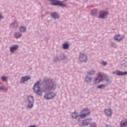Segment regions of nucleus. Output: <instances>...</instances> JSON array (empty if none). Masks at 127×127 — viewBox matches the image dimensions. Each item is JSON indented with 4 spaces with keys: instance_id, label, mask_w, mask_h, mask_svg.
<instances>
[{
    "instance_id": "7ed1b4c3",
    "label": "nucleus",
    "mask_w": 127,
    "mask_h": 127,
    "mask_svg": "<svg viewBox=\"0 0 127 127\" xmlns=\"http://www.w3.org/2000/svg\"><path fill=\"white\" fill-rule=\"evenodd\" d=\"M28 101V108L31 109V108H33V103L34 102V100L33 99V97L29 96L27 98Z\"/></svg>"
},
{
    "instance_id": "423d86ee",
    "label": "nucleus",
    "mask_w": 127,
    "mask_h": 127,
    "mask_svg": "<svg viewBox=\"0 0 127 127\" xmlns=\"http://www.w3.org/2000/svg\"><path fill=\"white\" fill-rule=\"evenodd\" d=\"M103 81V75L101 73H98V77L94 80L95 84H99Z\"/></svg>"
},
{
    "instance_id": "f3484780",
    "label": "nucleus",
    "mask_w": 127,
    "mask_h": 127,
    "mask_svg": "<svg viewBox=\"0 0 127 127\" xmlns=\"http://www.w3.org/2000/svg\"><path fill=\"white\" fill-rule=\"evenodd\" d=\"M121 127H127V120L125 123H124L123 122H121Z\"/></svg>"
},
{
    "instance_id": "a211bd4d",
    "label": "nucleus",
    "mask_w": 127,
    "mask_h": 127,
    "mask_svg": "<svg viewBox=\"0 0 127 127\" xmlns=\"http://www.w3.org/2000/svg\"><path fill=\"white\" fill-rule=\"evenodd\" d=\"M63 47L64 49H68L69 48V45L67 43L64 44Z\"/></svg>"
},
{
    "instance_id": "bb28decb",
    "label": "nucleus",
    "mask_w": 127,
    "mask_h": 127,
    "mask_svg": "<svg viewBox=\"0 0 127 127\" xmlns=\"http://www.w3.org/2000/svg\"><path fill=\"white\" fill-rule=\"evenodd\" d=\"M92 14H96V13H97V10L96 9H93L92 11Z\"/></svg>"
},
{
    "instance_id": "39448f33",
    "label": "nucleus",
    "mask_w": 127,
    "mask_h": 127,
    "mask_svg": "<svg viewBox=\"0 0 127 127\" xmlns=\"http://www.w3.org/2000/svg\"><path fill=\"white\" fill-rule=\"evenodd\" d=\"M92 123V119H86L82 122V124H80L79 126L80 127H83L84 126H89L90 124Z\"/></svg>"
},
{
    "instance_id": "dca6fc26",
    "label": "nucleus",
    "mask_w": 127,
    "mask_h": 127,
    "mask_svg": "<svg viewBox=\"0 0 127 127\" xmlns=\"http://www.w3.org/2000/svg\"><path fill=\"white\" fill-rule=\"evenodd\" d=\"M51 15L53 16V17H54V18H59V15L57 13L54 12L52 13Z\"/></svg>"
},
{
    "instance_id": "b1692460",
    "label": "nucleus",
    "mask_w": 127,
    "mask_h": 127,
    "mask_svg": "<svg viewBox=\"0 0 127 127\" xmlns=\"http://www.w3.org/2000/svg\"><path fill=\"white\" fill-rule=\"evenodd\" d=\"M0 89L1 90H4L5 92V91H7V89H6V87H5V86H1V87H0Z\"/></svg>"
},
{
    "instance_id": "9b49d317",
    "label": "nucleus",
    "mask_w": 127,
    "mask_h": 127,
    "mask_svg": "<svg viewBox=\"0 0 127 127\" xmlns=\"http://www.w3.org/2000/svg\"><path fill=\"white\" fill-rule=\"evenodd\" d=\"M104 112H105V114L106 115V116H108V117L112 116V109H106Z\"/></svg>"
},
{
    "instance_id": "f257e3e1",
    "label": "nucleus",
    "mask_w": 127,
    "mask_h": 127,
    "mask_svg": "<svg viewBox=\"0 0 127 127\" xmlns=\"http://www.w3.org/2000/svg\"><path fill=\"white\" fill-rule=\"evenodd\" d=\"M40 81L37 82L34 86V91L36 94H38L39 96H42V91L40 89Z\"/></svg>"
},
{
    "instance_id": "f8f14e48",
    "label": "nucleus",
    "mask_w": 127,
    "mask_h": 127,
    "mask_svg": "<svg viewBox=\"0 0 127 127\" xmlns=\"http://www.w3.org/2000/svg\"><path fill=\"white\" fill-rule=\"evenodd\" d=\"M114 39H115V40H116V41H120L123 40V39H124V36H120V35H118L117 36H116L114 37Z\"/></svg>"
},
{
    "instance_id": "2eb2a0df",
    "label": "nucleus",
    "mask_w": 127,
    "mask_h": 127,
    "mask_svg": "<svg viewBox=\"0 0 127 127\" xmlns=\"http://www.w3.org/2000/svg\"><path fill=\"white\" fill-rule=\"evenodd\" d=\"M72 118H73V119H77L78 118V119H81L80 118V115H78L76 112H74L72 114Z\"/></svg>"
},
{
    "instance_id": "a878e982",
    "label": "nucleus",
    "mask_w": 127,
    "mask_h": 127,
    "mask_svg": "<svg viewBox=\"0 0 127 127\" xmlns=\"http://www.w3.org/2000/svg\"><path fill=\"white\" fill-rule=\"evenodd\" d=\"M13 26L15 28L17 27V22H14V23L12 24Z\"/></svg>"
},
{
    "instance_id": "5701e85b",
    "label": "nucleus",
    "mask_w": 127,
    "mask_h": 127,
    "mask_svg": "<svg viewBox=\"0 0 127 127\" xmlns=\"http://www.w3.org/2000/svg\"><path fill=\"white\" fill-rule=\"evenodd\" d=\"M1 79L3 82H6L7 80V77H6L5 76H2Z\"/></svg>"
},
{
    "instance_id": "6ab92c4d",
    "label": "nucleus",
    "mask_w": 127,
    "mask_h": 127,
    "mask_svg": "<svg viewBox=\"0 0 127 127\" xmlns=\"http://www.w3.org/2000/svg\"><path fill=\"white\" fill-rule=\"evenodd\" d=\"M98 89H105L106 88V85L105 84H101L97 86Z\"/></svg>"
},
{
    "instance_id": "f03ea898",
    "label": "nucleus",
    "mask_w": 127,
    "mask_h": 127,
    "mask_svg": "<svg viewBox=\"0 0 127 127\" xmlns=\"http://www.w3.org/2000/svg\"><path fill=\"white\" fill-rule=\"evenodd\" d=\"M90 110L88 108H84L80 112V114L79 115V117L81 119H84L85 118H87V116L90 115Z\"/></svg>"
},
{
    "instance_id": "c756f323",
    "label": "nucleus",
    "mask_w": 127,
    "mask_h": 127,
    "mask_svg": "<svg viewBox=\"0 0 127 127\" xmlns=\"http://www.w3.org/2000/svg\"><path fill=\"white\" fill-rule=\"evenodd\" d=\"M102 65H107V63L105 62H102Z\"/></svg>"
},
{
    "instance_id": "4468645a",
    "label": "nucleus",
    "mask_w": 127,
    "mask_h": 127,
    "mask_svg": "<svg viewBox=\"0 0 127 127\" xmlns=\"http://www.w3.org/2000/svg\"><path fill=\"white\" fill-rule=\"evenodd\" d=\"M47 88L48 90H52V89H53V83L48 82Z\"/></svg>"
},
{
    "instance_id": "1a4fd4ad",
    "label": "nucleus",
    "mask_w": 127,
    "mask_h": 127,
    "mask_svg": "<svg viewBox=\"0 0 127 127\" xmlns=\"http://www.w3.org/2000/svg\"><path fill=\"white\" fill-rule=\"evenodd\" d=\"M113 74H115L116 75H117L118 76H123L124 75H127V71L123 72H121L119 70H116V71L113 72Z\"/></svg>"
},
{
    "instance_id": "0eeeda50",
    "label": "nucleus",
    "mask_w": 127,
    "mask_h": 127,
    "mask_svg": "<svg viewBox=\"0 0 127 127\" xmlns=\"http://www.w3.org/2000/svg\"><path fill=\"white\" fill-rule=\"evenodd\" d=\"M44 97L46 99V100H50L51 99H53V98L55 97V93H48L45 94Z\"/></svg>"
},
{
    "instance_id": "aec40b11",
    "label": "nucleus",
    "mask_w": 127,
    "mask_h": 127,
    "mask_svg": "<svg viewBox=\"0 0 127 127\" xmlns=\"http://www.w3.org/2000/svg\"><path fill=\"white\" fill-rule=\"evenodd\" d=\"M20 31L21 32H25L26 31V28L25 27H21Z\"/></svg>"
},
{
    "instance_id": "ddd939ff",
    "label": "nucleus",
    "mask_w": 127,
    "mask_h": 127,
    "mask_svg": "<svg viewBox=\"0 0 127 127\" xmlns=\"http://www.w3.org/2000/svg\"><path fill=\"white\" fill-rule=\"evenodd\" d=\"M17 48H18V46L14 45L10 48V51L11 53H13L15 50H17Z\"/></svg>"
},
{
    "instance_id": "9d476101",
    "label": "nucleus",
    "mask_w": 127,
    "mask_h": 127,
    "mask_svg": "<svg viewBox=\"0 0 127 127\" xmlns=\"http://www.w3.org/2000/svg\"><path fill=\"white\" fill-rule=\"evenodd\" d=\"M28 80H30V76H25L22 77L21 79L20 83H24V82H26Z\"/></svg>"
},
{
    "instance_id": "7c9ffc66",
    "label": "nucleus",
    "mask_w": 127,
    "mask_h": 127,
    "mask_svg": "<svg viewBox=\"0 0 127 127\" xmlns=\"http://www.w3.org/2000/svg\"><path fill=\"white\" fill-rule=\"evenodd\" d=\"M3 18V16L1 15V14L0 13V19H2Z\"/></svg>"
},
{
    "instance_id": "2f4dec72",
    "label": "nucleus",
    "mask_w": 127,
    "mask_h": 127,
    "mask_svg": "<svg viewBox=\"0 0 127 127\" xmlns=\"http://www.w3.org/2000/svg\"><path fill=\"white\" fill-rule=\"evenodd\" d=\"M29 127H36V126H30Z\"/></svg>"
},
{
    "instance_id": "393cba45",
    "label": "nucleus",
    "mask_w": 127,
    "mask_h": 127,
    "mask_svg": "<svg viewBox=\"0 0 127 127\" xmlns=\"http://www.w3.org/2000/svg\"><path fill=\"white\" fill-rule=\"evenodd\" d=\"M86 82H91V81H92V77L89 78L87 77L86 78Z\"/></svg>"
},
{
    "instance_id": "20e7f679",
    "label": "nucleus",
    "mask_w": 127,
    "mask_h": 127,
    "mask_svg": "<svg viewBox=\"0 0 127 127\" xmlns=\"http://www.w3.org/2000/svg\"><path fill=\"white\" fill-rule=\"evenodd\" d=\"M79 60L81 62H87V60H88L87 55L85 54H81L79 56Z\"/></svg>"
},
{
    "instance_id": "412c9836",
    "label": "nucleus",
    "mask_w": 127,
    "mask_h": 127,
    "mask_svg": "<svg viewBox=\"0 0 127 127\" xmlns=\"http://www.w3.org/2000/svg\"><path fill=\"white\" fill-rule=\"evenodd\" d=\"M21 36V34L19 33H16L14 34V37H15V38H19V37H20Z\"/></svg>"
},
{
    "instance_id": "c85d7f7f",
    "label": "nucleus",
    "mask_w": 127,
    "mask_h": 127,
    "mask_svg": "<svg viewBox=\"0 0 127 127\" xmlns=\"http://www.w3.org/2000/svg\"><path fill=\"white\" fill-rule=\"evenodd\" d=\"M97 126L95 124H92L91 125V127H96Z\"/></svg>"
},
{
    "instance_id": "4be33fe9",
    "label": "nucleus",
    "mask_w": 127,
    "mask_h": 127,
    "mask_svg": "<svg viewBox=\"0 0 127 127\" xmlns=\"http://www.w3.org/2000/svg\"><path fill=\"white\" fill-rule=\"evenodd\" d=\"M87 73L88 75H93V74H95V71L91 70L88 71Z\"/></svg>"
},
{
    "instance_id": "6e6552de",
    "label": "nucleus",
    "mask_w": 127,
    "mask_h": 127,
    "mask_svg": "<svg viewBox=\"0 0 127 127\" xmlns=\"http://www.w3.org/2000/svg\"><path fill=\"white\" fill-rule=\"evenodd\" d=\"M109 14V13L107 11H101L99 14V17L100 18H106L107 15Z\"/></svg>"
},
{
    "instance_id": "cd10ccee",
    "label": "nucleus",
    "mask_w": 127,
    "mask_h": 127,
    "mask_svg": "<svg viewBox=\"0 0 127 127\" xmlns=\"http://www.w3.org/2000/svg\"><path fill=\"white\" fill-rule=\"evenodd\" d=\"M106 82H107V83H106V85H109V84L111 83V80L109 79H107Z\"/></svg>"
}]
</instances>
